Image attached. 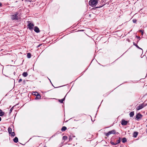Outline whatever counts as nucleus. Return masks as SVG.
Segmentation results:
<instances>
[{"mask_svg": "<svg viewBox=\"0 0 147 147\" xmlns=\"http://www.w3.org/2000/svg\"><path fill=\"white\" fill-rule=\"evenodd\" d=\"M99 0H90L89 2V4L92 7L96 6Z\"/></svg>", "mask_w": 147, "mask_h": 147, "instance_id": "nucleus-1", "label": "nucleus"}, {"mask_svg": "<svg viewBox=\"0 0 147 147\" xmlns=\"http://www.w3.org/2000/svg\"><path fill=\"white\" fill-rule=\"evenodd\" d=\"M18 14V13L17 12L15 13L14 15L11 16V18L12 20H18V16L17 15Z\"/></svg>", "mask_w": 147, "mask_h": 147, "instance_id": "nucleus-2", "label": "nucleus"}, {"mask_svg": "<svg viewBox=\"0 0 147 147\" xmlns=\"http://www.w3.org/2000/svg\"><path fill=\"white\" fill-rule=\"evenodd\" d=\"M116 133V131L114 130L110 131L108 133L105 134V135L108 137L109 135L111 134H114Z\"/></svg>", "mask_w": 147, "mask_h": 147, "instance_id": "nucleus-3", "label": "nucleus"}, {"mask_svg": "<svg viewBox=\"0 0 147 147\" xmlns=\"http://www.w3.org/2000/svg\"><path fill=\"white\" fill-rule=\"evenodd\" d=\"M28 22L29 23L28 25V28L30 30H32L33 28L34 25L32 23H30V22Z\"/></svg>", "mask_w": 147, "mask_h": 147, "instance_id": "nucleus-4", "label": "nucleus"}, {"mask_svg": "<svg viewBox=\"0 0 147 147\" xmlns=\"http://www.w3.org/2000/svg\"><path fill=\"white\" fill-rule=\"evenodd\" d=\"M142 117V115L140 113H138L136 115V118L137 120H138L141 119Z\"/></svg>", "mask_w": 147, "mask_h": 147, "instance_id": "nucleus-5", "label": "nucleus"}, {"mask_svg": "<svg viewBox=\"0 0 147 147\" xmlns=\"http://www.w3.org/2000/svg\"><path fill=\"white\" fill-rule=\"evenodd\" d=\"M144 107V104H142L137 106L136 108V109L137 110H138L143 108Z\"/></svg>", "mask_w": 147, "mask_h": 147, "instance_id": "nucleus-6", "label": "nucleus"}, {"mask_svg": "<svg viewBox=\"0 0 147 147\" xmlns=\"http://www.w3.org/2000/svg\"><path fill=\"white\" fill-rule=\"evenodd\" d=\"M127 123V122L124 120H122L121 121V124L123 125H126Z\"/></svg>", "mask_w": 147, "mask_h": 147, "instance_id": "nucleus-7", "label": "nucleus"}, {"mask_svg": "<svg viewBox=\"0 0 147 147\" xmlns=\"http://www.w3.org/2000/svg\"><path fill=\"white\" fill-rule=\"evenodd\" d=\"M34 31L37 33H38L40 32V30L39 28L37 26L35 27Z\"/></svg>", "mask_w": 147, "mask_h": 147, "instance_id": "nucleus-8", "label": "nucleus"}, {"mask_svg": "<svg viewBox=\"0 0 147 147\" xmlns=\"http://www.w3.org/2000/svg\"><path fill=\"white\" fill-rule=\"evenodd\" d=\"M5 113L2 110L0 109V116H2L5 115Z\"/></svg>", "mask_w": 147, "mask_h": 147, "instance_id": "nucleus-9", "label": "nucleus"}, {"mask_svg": "<svg viewBox=\"0 0 147 147\" xmlns=\"http://www.w3.org/2000/svg\"><path fill=\"white\" fill-rule=\"evenodd\" d=\"M138 133L137 132H134L133 134V136L134 138H136L137 136Z\"/></svg>", "mask_w": 147, "mask_h": 147, "instance_id": "nucleus-10", "label": "nucleus"}, {"mask_svg": "<svg viewBox=\"0 0 147 147\" xmlns=\"http://www.w3.org/2000/svg\"><path fill=\"white\" fill-rule=\"evenodd\" d=\"M13 141L17 143L18 142V139L17 137H16L15 138H14L13 139Z\"/></svg>", "mask_w": 147, "mask_h": 147, "instance_id": "nucleus-11", "label": "nucleus"}, {"mask_svg": "<svg viewBox=\"0 0 147 147\" xmlns=\"http://www.w3.org/2000/svg\"><path fill=\"white\" fill-rule=\"evenodd\" d=\"M67 129V127L65 126H63L62 127L61 129V130L62 131H65Z\"/></svg>", "mask_w": 147, "mask_h": 147, "instance_id": "nucleus-12", "label": "nucleus"}, {"mask_svg": "<svg viewBox=\"0 0 147 147\" xmlns=\"http://www.w3.org/2000/svg\"><path fill=\"white\" fill-rule=\"evenodd\" d=\"M22 75L24 77H26L28 76V74L27 72H24L22 74Z\"/></svg>", "mask_w": 147, "mask_h": 147, "instance_id": "nucleus-13", "label": "nucleus"}, {"mask_svg": "<svg viewBox=\"0 0 147 147\" xmlns=\"http://www.w3.org/2000/svg\"><path fill=\"white\" fill-rule=\"evenodd\" d=\"M134 115V112H131L129 113V115L130 117H133Z\"/></svg>", "mask_w": 147, "mask_h": 147, "instance_id": "nucleus-14", "label": "nucleus"}, {"mask_svg": "<svg viewBox=\"0 0 147 147\" xmlns=\"http://www.w3.org/2000/svg\"><path fill=\"white\" fill-rule=\"evenodd\" d=\"M127 141L126 139L125 138H123L122 139V142L124 143L126 142Z\"/></svg>", "mask_w": 147, "mask_h": 147, "instance_id": "nucleus-15", "label": "nucleus"}, {"mask_svg": "<svg viewBox=\"0 0 147 147\" xmlns=\"http://www.w3.org/2000/svg\"><path fill=\"white\" fill-rule=\"evenodd\" d=\"M65 99V97H64L63 98L59 100V101L61 103H62L63 102V101Z\"/></svg>", "mask_w": 147, "mask_h": 147, "instance_id": "nucleus-16", "label": "nucleus"}, {"mask_svg": "<svg viewBox=\"0 0 147 147\" xmlns=\"http://www.w3.org/2000/svg\"><path fill=\"white\" fill-rule=\"evenodd\" d=\"M41 96L39 94H37L36 97V99H40V98Z\"/></svg>", "mask_w": 147, "mask_h": 147, "instance_id": "nucleus-17", "label": "nucleus"}, {"mask_svg": "<svg viewBox=\"0 0 147 147\" xmlns=\"http://www.w3.org/2000/svg\"><path fill=\"white\" fill-rule=\"evenodd\" d=\"M27 57L28 58H30L31 57V54L30 53H28L27 54Z\"/></svg>", "mask_w": 147, "mask_h": 147, "instance_id": "nucleus-18", "label": "nucleus"}, {"mask_svg": "<svg viewBox=\"0 0 147 147\" xmlns=\"http://www.w3.org/2000/svg\"><path fill=\"white\" fill-rule=\"evenodd\" d=\"M120 139L117 140L116 141V143H115V144H116V145L117 144H118L120 143Z\"/></svg>", "mask_w": 147, "mask_h": 147, "instance_id": "nucleus-19", "label": "nucleus"}, {"mask_svg": "<svg viewBox=\"0 0 147 147\" xmlns=\"http://www.w3.org/2000/svg\"><path fill=\"white\" fill-rule=\"evenodd\" d=\"M8 132L9 134H10V133H11L12 132V129H11L10 127H9L8 129Z\"/></svg>", "mask_w": 147, "mask_h": 147, "instance_id": "nucleus-20", "label": "nucleus"}, {"mask_svg": "<svg viewBox=\"0 0 147 147\" xmlns=\"http://www.w3.org/2000/svg\"><path fill=\"white\" fill-rule=\"evenodd\" d=\"M10 134L11 135V136H14L15 135V133L13 131L12 132H11V133H10V134Z\"/></svg>", "mask_w": 147, "mask_h": 147, "instance_id": "nucleus-21", "label": "nucleus"}, {"mask_svg": "<svg viewBox=\"0 0 147 147\" xmlns=\"http://www.w3.org/2000/svg\"><path fill=\"white\" fill-rule=\"evenodd\" d=\"M67 139V137L66 136H63V139L64 140H65Z\"/></svg>", "mask_w": 147, "mask_h": 147, "instance_id": "nucleus-22", "label": "nucleus"}, {"mask_svg": "<svg viewBox=\"0 0 147 147\" xmlns=\"http://www.w3.org/2000/svg\"><path fill=\"white\" fill-rule=\"evenodd\" d=\"M133 22L134 23H136V20L135 19H134L133 20Z\"/></svg>", "mask_w": 147, "mask_h": 147, "instance_id": "nucleus-23", "label": "nucleus"}, {"mask_svg": "<svg viewBox=\"0 0 147 147\" xmlns=\"http://www.w3.org/2000/svg\"><path fill=\"white\" fill-rule=\"evenodd\" d=\"M111 143L112 144V145H116V144H115V143H114L112 141H111Z\"/></svg>", "mask_w": 147, "mask_h": 147, "instance_id": "nucleus-24", "label": "nucleus"}, {"mask_svg": "<svg viewBox=\"0 0 147 147\" xmlns=\"http://www.w3.org/2000/svg\"><path fill=\"white\" fill-rule=\"evenodd\" d=\"M13 110V108H11L9 110V113H11Z\"/></svg>", "mask_w": 147, "mask_h": 147, "instance_id": "nucleus-25", "label": "nucleus"}, {"mask_svg": "<svg viewBox=\"0 0 147 147\" xmlns=\"http://www.w3.org/2000/svg\"><path fill=\"white\" fill-rule=\"evenodd\" d=\"M140 31L142 33V34L143 35V31L142 30H140Z\"/></svg>", "mask_w": 147, "mask_h": 147, "instance_id": "nucleus-26", "label": "nucleus"}, {"mask_svg": "<svg viewBox=\"0 0 147 147\" xmlns=\"http://www.w3.org/2000/svg\"><path fill=\"white\" fill-rule=\"evenodd\" d=\"M133 44L134 45L136 46V47H137V45H136V44L135 42H134Z\"/></svg>", "mask_w": 147, "mask_h": 147, "instance_id": "nucleus-27", "label": "nucleus"}, {"mask_svg": "<svg viewBox=\"0 0 147 147\" xmlns=\"http://www.w3.org/2000/svg\"><path fill=\"white\" fill-rule=\"evenodd\" d=\"M22 81V79H20L18 81V82H21Z\"/></svg>", "mask_w": 147, "mask_h": 147, "instance_id": "nucleus-28", "label": "nucleus"}, {"mask_svg": "<svg viewBox=\"0 0 147 147\" xmlns=\"http://www.w3.org/2000/svg\"><path fill=\"white\" fill-rule=\"evenodd\" d=\"M103 5H102V6H99V7H97V8H100V7H102V6H103Z\"/></svg>", "mask_w": 147, "mask_h": 147, "instance_id": "nucleus-29", "label": "nucleus"}, {"mask_svg": "<svg viewBox=\"0 0 147 147\" xmlns=\"http://www.w3.org/2000/svg\"><path fill=\"white\" fill-rule=\"evenodd\" d=\"M2 5V4L1 3H0V7Z\"/></svg>", "mask_w": 147, "mask_h": 147, "instance_id": "nucleus-30", "label": "nucleus"}, {"mask_svg": "<svg viewBox=\"0 0 147 147\" xmlns=\"http://www.w3.org/2000/svg\"><path fill=\"white\" fill-rule=\"evenodd\" d=\"M136 38H140V37H138V36H136Z\"/></svg>", "mask_w": 147, "mask_h": 147, "instance_id": "nucleus-31", "label": "nucleus"}, {"mask_svg": "<svg viewBox=\"0 0 147 147\" xmlns=\"http://www.w3.org/2000/svg\"><path fill=\"white\" fill-rule=\"evenodd\" d=\"M1 118L0 117V121L1 120Z\"/></svg>", "mask_w": 147, "mask_h": 147, "instance_id": "nucleus-32", "label": "nucleus"}, {"mask_svg": "<svg viewBox=\"0 0 147 147\" xmlns=\"http://www.w3.org/2000/svg\"><path fill=\"white\" fill-rule=\"evenodd\" d=\"M137 48H139V47L137 45Z\"/></svg>", "mask_w": 147, "mask_h": 147, "instance_id": "nucleus-33", "label": "nucleus"}, {"mask_svg": "<svg viewBox=\"0 0 147 147\" xmlns=\"http://www.w3.org/2000/svg\"><path fill=\"white\" fill-rule=\"evenodd\" d=\"M44 147H47L46 146H45Z\"/></svg>", "mask_w": 147, "mask_h": 147, "instance_id": "nucleus-34", "label": "nucleus"}, {"mask_svg": "<svg viewBox=\"0 0 147 147\" xmlns=\"http://www.w3.org/2000/svg\"><path fill=\"white\" fill-rule=\"evenodd\" d=\"M39 46H40V45L38 46V47Z\"/></svg>", "mask_w": 147, "mask_h": 147, "instance_id": "nucleus-35", "label": "nucleus"}]
</instances>
